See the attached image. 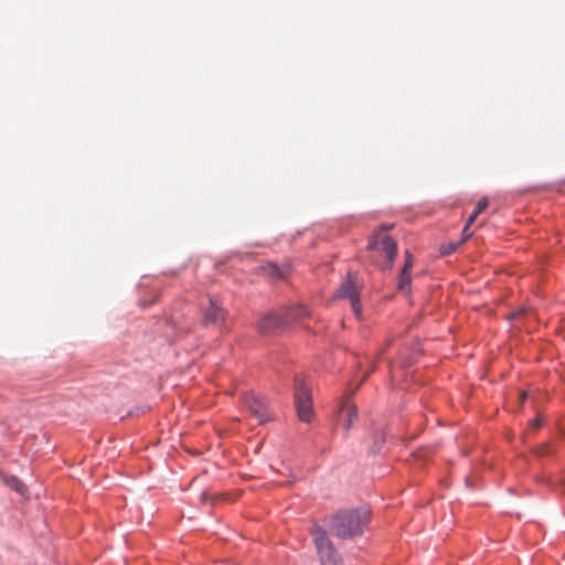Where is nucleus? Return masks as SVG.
Listing matches in <instances>:
<instances>
[{"mask_svg": "<svg viewBox=\"0 0 565 565\" xmlns=\"http://www.w3.org/2000/svg\"><path fill=\"white\" fill-rule=\"evenodd\" d=\"M268 273H269V275L271 277H276V278H282L284 277L281 270L277 266H275V265H270L268 267Z\"/></svg>", "mask_w": 565, "mask_h": 565, "instance_id": "2eb2a0df", "label": "nucleus"}, {"mask_svg": "<svg viewBox=\"0 0 565 565\" xmlns=\"http://www.w3.org/2000/svg\"><path fill=\"white\" fill-rule=\"evenodd\" d=\"M284 317L287 320V324L291 321L310 317V310L303 305H297L285 310Z\"/></svg>", "mask_w": 565, "mask_h": 565, "instance_id": "9d476101", "label": "nucleus"}, {"mask_svg": "<svg viewBox=\"0 0 565 565\" xmlns=\"http://www.w3.org/2000/svg\"><path fill=\"white\" fill-rule=\"evenodd\" d=\"M478 215H479V213H477L476 211H473V212H472V214L469 216V218H468V221H467V223H466V226H465V228H463V231H462L463 235L469 234V233H468V228H469V226L475 222V220L477 218V216H478Z\"/></svg>", "mask_w": 565, "mask_h": 565, "instance_id": "dca6fc26", "label": "nucleus"}, {"mask_svg": "<svg viewBox=\"0 0 565 565\" xmlns=\"http://www.w3.org/2000/svg\"><path fill=\"white\" fill-rule=\"evenodd\" d=\"M563 183L565 184V180L563 181Z\"/></svg>", "mask_w": 565, "mask_h": 565, "instance_id": "5701e85b", "label": "nucleus"}, {"mask_svg": "<svg viewBox=\"0 0 565 565\" xmlns=\"http://www.w3.org/2000/svg\"><path fill=\"white\" fill-rule=\"evenodd\" d=\"M563 489H564V491H565V480L563 481Z\"/></svg>", "mask_w": 565, "mask_h": 565, "instance_id": "4be33fe9", "label": "nucleus"}, {"mask_svg": "<svg viewBox=\"0 0 565 565\" xmlns=\"http://www.w3.org/2000/svg\"><path fill=\"white\" fill-rule=\"evenodd\" d=\"M369 374L370 372L364 375L363 380L367 379Z\"/></svg>", "mask_w": 565, "mask_h": 565, "instance_id": "412c9836", "label": "nucleus"}, {"mask_svg": "<svg viewBox=\"0 0 565 565\" xmlns=\"http://www.w3.org/2000/svg\"><path fill=\"white\" fill-rule=\"evenodd\" d=\"M470 236H471V234H466V235H463V238H462L461 241H459L458 243H449V244H447V245L441 246V254H443V255H449V254H451V253L456 252V249H457L461 244H463V242H465L468 237H470Z\"/></svg>", "mask_w": 565, "mask_h": 565, "instance_id": "ddd939ff", "label": "nucleus"}, {"mask_svg": "<svg viewBox=\"0 0 565 565\" xmlns=\"http://www.w3.org/2000/svg\"><path fill=\"white\" fill-rule=\"evenodd\" d=\"M294 398L299 419L310 423L313 418L311 391L300 374L294 379Z\"/></svg>", "mask_w": 565, "mask_h": 565, "instance_id": "7ed1b4c3", "label": "nucleus"}, {"mask_svg": "<svg viewBox=\"0 0 565 565\" xmlns=\"http://www.w3.org/2000/svg\"><path fill=\"white\" fill-rule=\"evenodd\" d=\"M311 535L322 565H342L341 557L321 526H313Z\"/></svg>", "mask_w": 565, "mask_h": 565, "instance_id": "20e7f679", "label": "nucleus"}, {"mask_svg": "<svg viewBox=\"0 0 565 565\" xmlns=\"http://www.w3.org/2000/svg\"><path fill=\"white\" fill-rule=\"evenodd\" d=\"M358 418V408L354 404L350 403L348 398H345L339 409V419L343 423V428L345 431H349L353 425V423Z\"/></svg>", "mask_w": 565, "mask_h": 565, "instance_id": "6e6552de", "label": "nucleus"}, {"mask_svg": "<svg viewBox=\"0 0 565 565\" xmlns=\"http://www.w3.org/2000/svg\"><path fill=\"white\" fill-rule=\"evenodd\" d=\"M4 483L15 490L18 493H21L23 494L26 490L25 486L23 484V482L17 478L15 476H9V477H4Z\"/></svg>", "mask_w": 565, "mask_h": 565, "instance_id": "f8f14e48", "label": "nucleus"}, {"mask_svg": "<svg viewBox=\"0 0 565 565\" xmlns=\"http://www.w3.org/2000/svg\"><path fill=\"white\" fill-rule=\"evenodd\" d=\"M487 206H488V200L487 199H481L477 203V206H476L475 211L480 214Z\"/></svg>", "mask_w": 565, "mask_h": 565, "instance_id": "f3484780", "label": "nucleus"}, {"mask_svg": "<svg viewBox=\"0 0 565 565\" xmlns=\"http://www.w3.org/2000/svg\"><path fill=\"white\" fill-rule=\"evenodd\" d=\"M525 315L523 309L514 311L513 313L508 316V319L519 320Z\"/></svg>", "mask_w": 565, "mask_h": 565, "instance_id": "a211bd4d", "label": "nucleus"}, {"mask_svg": "<svg viewBox=\"0 0 565 565\" xmlns=\"http://www.w3.org/2000/svg\"><path fill=\"white\" fill-rule=\"evenodd\" d=\"M370 520L366 510L343 511L334 515L330 521L331 532L340 539H350L363 533Z\"/></svg>", "mask_w": 565, "mask_h": 565, "instance_id": "f257e3e1", "label": "nucleus"}, {"mask_svg": "<svg viewBox=\"0 0 565 565\" xmlns=\"http://www.w3.org/2000/svg\"><path fill=\"white\" fill-rule=\"evenodd\" d=\"M227 312L222 306L214 299H210V306L204 311V323L205 324H216L220 322H224L226 319Z\"/></svg>", "mask_w": 565, "mask_h": 565, "instance_id": "1a4fd4ad", "label": "nucleus"}, {"mask_svg": "<svg viewBox=\"0 0 565 565\" xmlns=\"http://www.w3.org/2000/svg\"><path fill=\"white\" fill-rule=\"evenodd\" d=\"M356 277L352 273H348L347 279L335 292V298H348L351 303L352 311L356 317L361 315L360 290L355 281Z\"/></svg>", "mask_w": 565, "mask_h": 565, "instance_id": "39448f33", "label": "nucleus"}, {"mask_svg": "<svg viewBox=\"0 0 565 565\" xmlns=\"http://www.w3.org/2000/svg\"><path fill=\"white\" fill-rule=\"evenodd\" d=\"M244 405L250 411V413L258 419L259 424H264L269 419L267 413V405L263 397L256 396L255 394H246L244 396Z\"/></svg>", "mask_w": 565, "mask_h": 565, "instance_id": "0eeeda50", "label": "nucleus"}, {"mask_svg": "<svg viewBox=\"0 0 565 565\" xmlns=\"http://www.w3.org/2000/svg\"><path fill=\"white\" fill-rule=\"evenodd\" d=\"M412 268H413V256L408 250H406L405 252V263H404V266L402 269L411 271Z\"/></svg>", "mask_w": 565, "mask_h": 565, "instance_id": "4468645a", "label": "nucleus"}, {"mask_svg": "<svg viewBox=\"0 0 565 565\" xmlns=\"http://www.w3.org/2000/svg\"><path fill=\"white\" fill-rule=\"evenodd\" d=\"M531 426L533 429H539L542 426V418L537 416L535 419L532 420Z\"/></svg>", "mask_w": 565, "mask_h": 565, "instance_id": "6ab92c4d", "label": "nucleus"}, {"mask_svg": "<svg viewBox=\"0 0 565 565\" xmlns=\"http://www.w3.org/2000/svg\"><path fill=\"white\" fill-rule=\"evenodd\" d=\"M287 326V320L282 315L267 313L258 323V330L263 334H275Z\"/></svg>", "mask_w": 565, "mask_h": 565, "instance_id": "423d86ee", "label": "nucleus"}, {"mask_svg": "<svg viewBox=\"0 0 565 565\" xmlns=\"http://www.w3.org/2000/svg\"><path fill=\"white\" fill-rule=\"evenodd\" d=\"M411 271L402 269L397 281L398 290L403 292H408L411 288Z\"/></svg>", "mask_w": 565, "mask_h": 565, "instance_id": "9b49d317", "label": "nucleus"}, {"mask_svg": "<svg viewBox=\"0 0 565 565\" xmlns=\"http://www.w3.org/2000/svg\"><path fill=\"white\" fill-rule=\"evenodd\" d=\"M519 398L521 402H523L526 398V393L520 394Z\"/></svg>", "mask_w": 565, "mask_h": 565, "instance_id": "aec40b11", "label": "nucleus"}, {"mask_svg": "<svg viewBox=\"0 0 565 565\" xmlns=\"http://www.w3.org/2000/svg\"><path fill=\"white\" fill-rule=\"evenodd\" d=\"M392 227V224L382 225L379 230L374 232L367 245V248L370 250L379 255H383L385 257V262L382 264V268L384 270H390L392 268L393 262L397 254L396 242L386 233Z\"/></svg>", "mask_w": 565, "mask_h": 565, "instance_id": "f03ea898", "label": "nucleus"}]
</instances>
